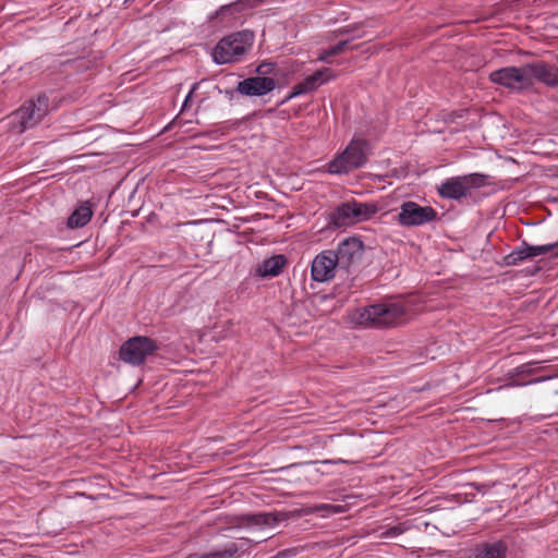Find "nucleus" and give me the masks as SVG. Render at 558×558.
<instances>
[{
	"label": "nucleus",
	"mask_w": 558,
	"mask_h": 558,
	"mask_svg": "<svg viewBox=\"0 0 558 558\" xmlns=\"http://www.w3.org/2000/svg\"><path fill=\"white\" fill-rule=\"evenodd\" d=\"M369 149L368 141L352 138L344 150L328 163V172L331 174H348L364 167L368 160Z\"/></svg>",
	"instance_id": "nucleus-1"
},
{
	"label": "nucleus",
	"mask_w": 558,
	"mask_h": 558,
	"mask_svg": "<svg viewBox=\"0 0 558 558\" xmlns=\"http://www.w3.org/2000/svg\"><path fill=\"white\" fill-rule=\"evenodd\" d=\"M254 33L248 29L232 33L221 38L216 45L213 53L217 64L236 62L252 47Z\"/></svg>",
	"instance_id": "nucleus-2"
},
{
	"label": "nucleus",
	"mask_w": 558,
	"mask_h": 558,
	"mask_svg": "<svg viewBox=\"0 0 558 558\" xmlns=\"http://www.w3.org/2000/svg\"><path fill=\"white\" fill-rule=\"evenodd\" d=\"M378 211L376 204L345 202L328 214L327 228H341L368 220Z\"/></svg>",
	"instance_id": "nucleus-3"
},
{
	"label": "nucleus",
	"mask_w": 558,
	"mask_h": 558,
	"mask_svg": "<svg viewBox=\"0 0 558 558\" xmlns=\"http://www.w3.org/2000/svg\"><path fill=\"white\" fill-rule=\"evenodd\" d=\"M405 310L399 304H374L359 313L357 324L374 328H388L398 325L405 316Z\"/></svg>",
	"instance_id": "nucleus-4"
},
{
	"label": "nucleus",
	"mask_w": 558,
	"mask_h": 558,
	"mask_svg": "<svg viewBox=\"0 0 558 558\" xmlns=\"http://www.w3.org/2000/svg\"><path fill=\"white\" fill-rule=\"evenodd\" d=\"M438 219V213L432 206H421L413 201L403 202L395 220L401 227L412 228L434 222Z\"/></svg>",
	"instance_id": "nucleus-5"
},
{
	"label": "nucleus",
	"mask_w": 558,
	"mask_h": 558,
	"mask_svg": "<svg viewBox=\"0 0 558 558\" xmlns=\"http://www.w3.org/2000/svg\"><path fill=\"white\" fill-rule=\"evenodd\" d=\"M155 340L146 336H136L126 340L119 351L120 359L133 366L143 364L146 357L158 350Z\"/></svg>",
	"instance_id": "nucleus-6"
},
{
	"label": "nucleus",
	"mask_w": 558,
	"mask_h": 558,
	"mask_svg": "<svg viewBox=\"0 0 558 558\" xmlns=\"http://www.w3.org/2000/svg\"><path fill=\"white\" fill-rule=\"evenodd\" d=\"M489 78L493 83L510 89L524 90L532 87L529 63L522 66H506L493 71Z\"/></svg>",
	"instance_id": "nucleus-7"
},
{
	"label": "nucleus",
	"mask_w": 558,
	"mask_h": 558,
	"mask_svg": "<svg viewBox=\"0 0 558 558\" xmlns=\"http://www.w3.org/2000/svg\"><path fill=\"white\" fill-rule=\"evenodd\" d=\"M49 111V98L45 95H38L36 99L26 101L16 112L21 131L34 128Z\"/></svg>",
	"instance_id": "nucleus-8"
},
{
	"label": "nucleus",
	"mask_w": 558,
	"mask_h": 558,
	"mask_svg": "<svg viewBox=\"0 0 558 558\" xmlns=\"http://www.w3.org/2000/svg\"><path fill=\"white\" fill-rule=\"evenodd\" d=\"M333 254L337 255L339 270L350 272L360 264L364 254V244L359 238H347L338 243Z\"/></svg>",
	"instance_id": "nucleus-9"
},
{
	"label": "nucleus",
	"mask_w": 558,
	"mask_h": 558,
	"mask_svg": "<svg viewBox=\"0 0 558 558\" xmlns=\"http://www.w3.org/2000/svg\"><path fill=\"white\" fill-rule=\"evenodd\" d=\"M339 270L337 255L333 250H325L317 254L311 264V277L316 282H327L331 280L336 271Z\"/></svg>",
	"instance_id": "nucleus-10"
},
{
	"label": "nucleus",
	"mask_w": 558,
	"mask_h": 558,
	"mask_svg": "<svg viewBox=\"0 0 558 558\" xmlns=\"http://www.w3.org/2000/svg\"><path fill=\"white\" fill-rule=\"evenodd\" d=\"M555 250H557V252H555V256H558V241L545 245H530L526 242H522L521 246L515 247L511 253L504 257V265L515 266L527 258L548 254Z\"/></svg>",
	"instance_id": "nucleus-11"
},
{
	"label": "nucleus",
	"mask_w": 558,
	"mask_h": 558,
	"mask_svg": "<svg viewBox=\"0 0 558 558\" xmlns=\"http://www.w3.org/2000/svg\"><path fill=\"white\" fill-rule=\"evenodd\" d=\"M276 88V81L271 76H252L240 81L236 92L244 96H264Z\"/></svg>",
	"instance_id": "nucleus-12"
},
{
	"label": "nucleus",
	"mask_w": 558,
	"mask_h": 558,
	"mask_svg": "<svg viewBox=\"0 0 558 558\" xmlns=\"http://www.w3.org/2000/svg\"><path fill=\"white\" fill-rule=\"evenodd\" d=\"M329 69H322L313 74L306 76L302 82L295 84L292 88V93L282 101H287L293 97H296L302 94H307L317 89L322 84L328 82L330 76H326L329 73Z\"/></svg>",
	"instance_id": "nucleus-13"
},
{
	"label": "nucleus",
	"mask_w": 558,
	"mask_h": 558,
	"mask_svg": "<svg viewBox=\"0 0 558 558\" xmlns=\"http://www.w3.org/2000/svg\"><path fill=\"white\" fill-rule=\"evenodd\" d=\"M532 85L534 80L547 86H558V68L543 61L529 63Z\"/></svg>",
	"instance_id": "nucleus-14"
},
{
	"label": "nucleus",
	"mask_w": 558,
	"mask_h": 558,
	"mask_svg": "<svg viewBox=\"0 0 558 558\" xmlns=\"http://www.w3.org/2000/svg\"><path fill=\"white\" fill-rule=\"evenodd\" d=\"M288 264V258L283 254L272 255L263 260L255 269V276L258 278H272L279 276Z\"/></svg>",
	"instance_id": "nucleus-15"
},
{
	"label": "nucleus",
	"mask_w": 558,
	"mask_h": 558,
	"mask_svg": "<svg viewBox=\"0 0 558 558\" xmlns=\"http://www.w3.org/2000/svg\"><path fill=\"white\" fill-rule=\"evenodd\" d=\"M442 198L460 201L469 194L462 175L449 178L437 189Z\"/></svg>",
	"instance_id": "nucleus-16"
},
{
	"label": "nucleus",
	"mask_w": 558,
	"mask_h": 558,
	"mask_svg": "<svg viewBox=\"0 0 558 558\" xmlns=\"http://www.w3.org/2000/svg\"><path fill=\"white\" fill-rule=\"evenodd\" d=\"M508 547L502 541L483 543L476 546L469 558H506Z\"/></svg>",
	"instance_id": "nucleus-17"
},
{
	"label": "nucleus",
	"mask_w": 558,
	"mask_h": 558,
	"mask_svg": "<svg viewBox=\"0 0 558 558\" xmlns=\"http://www.w3.org/2000/svg\"><path fill=\"white\" fill-rule=\"evenodd\" d=\"M236 522L246 526H275L278 518L271 512L245 513L238 515Z\"/></svg>",
	"instance_id": "nucleus-18"
},
{
	"label": "nucleus",
	"mask_w": 558,
	"mask_h": 558,
	"mask_svg": "<svg viewBox=\"0 0 558 558\" xmlns=\"http://www.w3.org/2000/svg\"><path fill=\"white\" fill-rule=\"evenodd\" d=\"M93 217L90 204L85 202L81 204L68 218L66 226L71 229L86 226Z\"/></svg>",
	"instance_id": "nucleus-19"
},
{
	"label": "nucleus",
	"mask_w": 558,
	"mask_h": 558,
	"mask_svg": "<svg viewBox=\"0 0 558 558\" xmlns=\"http://www.w3.org/2000/svg\"><path fill=\"white\" fill-rule=\"evenodd\" d=\"M253 0H238L233 3L221 5L214 14L210 16V20L214 17H236L238 14H242L248 8H252Z\"/></svg>",
	"instance_id": "nucleus-20"
},
{
	"label": "nucleus",
	"mask_w": 558,
	"mask_h": 558,
	"mask_svg": "<svg viewBox=\"0 0 558 558\" xmlns=\"http://www.w3.org/2000/svg\"><path fill=\"white\" fill-rule=\"evenodd\" d=\"M360 37H362V35H353L350 38L343 39V40L339 41L338 44L329 47L328 49H325L322 52L319 59L323 61H328V59L330 57L340 54L349 49H353V47L350 45L351 40L354 38H360Z\"/></svg>",
	"instance_id": "nucleus-21"
},
{
	"label": "nucleus",
	"mask_w": 558,
	"mask_h": 558,
	"mask_svg": "<svg viewBox=\"0 0 558 558\" xmlns=\"http://www.w3.org/2000/svg\"><path fill=\"white\" fill-rule=\"evenodd\" d=\"M360 37H362V35H353L350 38L343 39V40L339 41L338 44L329 47L328 49H325L322 52L319 59L323 61H328V59L330 57L340 54L349 49H353V47L350 45L351 40L354 38H360Z\"/></svg>",
	"instance_id": "nucleus-22"
},
{
	"label": "nucleus",
	"mask_w": 558,
	"mask_h": 558,
	"mask_svg": "<svg viewBox=\"0 0 558 558\" xmlns=\"http://www.w3.org/2000/svg\"><path fill=\"white\" fill-rule=\"evenodd\" d=\"M533 373V368L531 365L529 364H523V365H520L518 366L517 368H514L511 373H510V379H511V384L510 385H514V386H521V385H527V384H533V383H537L541 379H532V380H522L520 381L519 379H515L514 376H522V377H525V376H530L532 375Z\"/></svg>",
	"instance_id": "nucleus-23"
},
{
	"label": "nucleus",
	"mask_w": 558,
	"mask_h": 558,
	"mask_svg": "<svg viewBox=\"0 0 558 558\" xmlns=\"http://www.w3.org/2000/svg\"><path fill=\"white\" fill-rule=\"evenodd\" d=\"M462 178L469 192L471 189H478L488 184V175L483 173H470L462 175Z\"/></svg>",
	"instance_id": "nucleus-24"
},
{
	"label": "nucleus",
	"mask_w": 558,
	"mask_h": 558,
	"mask_svg": "<svg viewBox=\"0 0 558 558\" xmlns=\"http://www.w3.org/2000/svg\"><path fill=\"white\" fill-rule=\"evenodd\" d=\"M239 551L235 543L227 544L222 549L213 550L207 554V558H233Z\"/></svg>",
	"instance_id": "nucleus-25"
},
{
	"label": "nucleus",
	"mask_w": 558,
	"mask_h": 558,
	"mask_svg": "<svg viewBox=\"0 0 558 558\" xmlns=\"http://www.w3.org/2000/svg\"><path fill=\"white\" fill-rule=\"evenodd\" d=\"M277 71H278L277 64L274 62H263L256 69L258 76L276 75Z\"/></svg>",
	"instance_id": "nucleus-26"
},
{
	"label": "nucleus",
	"mask_w": 558,
	"mask_h": 558,
	"mask_svg": "<svg viewBox=\"0 0 558 558\" xmlns=\"http://www.w3.org/2000/svg\"><path fill=\"white\" fill-rule=\"evenodd\" d=\"M403 529L400 525L391 526L383 532L381 536L386 538H392L403 533Z\"/></svg>",
	"instance_id": "nucleus-27"
},
{
	"label": "nucleus",
	"mask_w": 558,
	"mask_h": 558,
	"mask_svg": "<svg viewBox=\"0 0 558 558\" xmlns=\"http://www.w3.org/2000/svg\"><path fill=\"white\" fill-rule=\"evenodd\" d=\"M197 87H198V83H194L191 90L189 92V94L186 95V97L184 99L181 111H184L187 108L190 101L192 100V95L197 89Z\"/></svg>",
	"instance_id": "nucleus-28"
},
{
	"label": "nucleus",
	"mask_w": 558,
	"mask_h": 558,
	"mask_svg": "<svg viewBox=\"0 0 558 558\" xmlns=\"http://www.w3.org/2000/svg\"><path fill=\"white\" fill-rule=\"evenodd\" d=\"M357 28L355 26H345V27H341L337 31V33L339 35H350L352 34V36L354 35L353 33L356 31Z\"/></svg>",
	"instance_id": "nucleus-29"
},
{
	"label": "nucleus",
	"mask_w": 558,
	"mask_h": 558,
	"mask_svg": "<svg viewBox=\"0 0 558 558\" xmlns=\"http://www.w3.org/2000/svg\"><path fill=\"white\" fill-rule=\"evenodd\" d=\"M186 558H207V554L194 553V554H190Z\"/></svg>",
	"instance_id": "nucleus-30"
}]
</instances>
